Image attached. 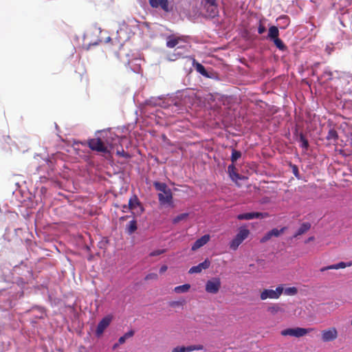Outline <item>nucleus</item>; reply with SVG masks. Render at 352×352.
I'll list each match as a JSON object with an SVG mask.
<instances>
[{
	"mask_svg": "<svg viewBox=\"0 0 352 352\" xmlns=\"http://www.w3.org/2000/svg\"><path fill=\"white\" fill-rule=\"evenodd\" d=\"M318 65H319V63H317L314 64V68H313V69H312V75H313V76L316 75V72L315 68H316V67H318Z\"/></svg>",
	"mask_w": 352,
	"mask_h": 352,
	"instance_id": "nucleus-42",
	"label": "nucleus"
},
{
	"mask_svg": "<svg viewBox=\"0 0 352 352\" xmlns=\"http://www.w3.org/2000/svg\"><path fill=\"white\" fill-rule=\"evenodd\" d=\"M298 289L296 287H287V295L293 296L296 294Z\"/></svg>",
	"mask_w": 352,
	"mask_h": 352,
	"instance_id": "nucleus-36",
	"label": "nucleus"
},
{
	"mask_svg": "<svg viewBox=\"0 0 352 352\" xmlns=\"http://www.w3.org/2000/svg\"><path fill=\"white\" fill-rule=\"evenodd\" d=\"M286 230L285 227L280 229L274 228L267 232L260 240V242L264 243L271 239L272 237H278L280 234H283Z\"/></svg>",
	"mask_w": 352,
	"mask_h": 352,
	"instance_id": "nucleus-9",
	"label": "nucleus"
},
{
	"mask_svg": "<svg viewBox=\"0 0 352 352\" xmlns=\"http://www.w3.org/2000/svg\"><path fill=\"white\" fill-rule=\"evenodd\" d=\"M190 288V284H184L182 285L177 286L174 288L175 292L177 294L180 293H186L187 292Z\"/></svg>",
	"mask_w": 352,
	"mask_h": 352,
	"instance_id": "nucleus-23",
	"label": "nucleus"
},
{
	"mask_svg": "<svg viewBox=\"0 0 352 352\" xmlns=\"http://www.w3.org/2000/svg\"><path fill=\"white\" fill-rule=\"evenodd\" d=\"M111 321V317L106 316L103 318L98 323L96 335L97 337H100L104 332V331L109 327Z\"/></svg>",
	"mask_w": 352,
	"mask_h": 352,
	"instance_id": "nucleus-10",
	"label": "nucleus"
},
{
	"mask_svg": "<svg viewBox=\"0 0 352 352\" xmlns=\"http://www.w3.org/2000/svg\"><path fill=\"white\" fill-rule=\"evenodd\" d=\"M122 208H123V210H123V211H125V210H126V209H129V206H126V205H124Z\"/></svg>",
	"mask_w": 352,
	"mask_h": 352,
	"instance_id": "nucleus-48",
	"label": "nucleus"
},
{
	"mask_svg": "<svg viewBox=\"0 0 352 352\" xmlns=\"http://www.w3.org/2000/svg\"><path fill=\"white\" fill-rule=\"evenodd\" d=\"M281 334L284 336H286L287 335V333H286V329H284L281 331Z\"/></svg>",
	"mask_w": 352,
	"mask_h": 352,
	"instance_id": "nucleus-47",
	"label": "nucleus"
},
{
	"mask_svg": "<svg viewBox=\"0 0 352 352\" xmlns=\"http://www.w3.org/2000/svg\"><path fill=\"white\" fill-rule=\"evenodd\" d=\"M204 349L202 344H193L186 346L187 352H190L193 351H201Z\"/></svg>",
	"mask_w": 352,
	"mask_h": 352,
	"instance_id": "nucleus-28",
	"label": "nucleus"
},
{
	"mask_svg": "<svg viewBox=\"0 0 352 352\" xmlns=\"http://www.w3.org/2000/svg\"><path fill=\"white\" fill-rule=\"evenodd\" d=\"M270 217L267 212H247L237 215L239 220H250L253 219H263Z\"/></svg>",
	"mask_w": 352,
	"mask_h": 352,
	"instance_id": "nucleus-7",
	"label": "nucleus"
},
{
	"mask_svg": "<svg viewBox=\"0 0 352 352\" xmlns=\"http://www.w3.org/2000/svg\"><path fill=\"white\" fill-rule=\"evenodd\" d=\"M228 173L231 179L234 182H236L238 179H241L239 174L236 172V168L234 164L228 166Z\"/></svg>",
	"mask_w": 352,
	"mask_h": 352,
	"instance_id": "nucleus-17",
	"label": "nucleus"
},
{
	"mask_svg": "<svg viewBox=\"0 0 352 352\" xmlns=\"http://www.w3.org/2000/svg\"><path fill=\"white\" fill-rule=\"evenodd\" d=\"M210 238V237L209 234H205L202 236L201 238L195 241V242L192 245L191 250L192 251H195L199 249L209 241Z\"/></svg>",
	"mask_w": 352,
	"mask_h": 352,
	"instance_id": "nucleus-13",
	"label": "nucleus"
},
{
	"mask_svg": "<svg viewBox=\"0 0 352 352\" xmlns=\"http://www.w3.org/2000/svg\"><path fill=\"white\" fill-rule=\"evenodd\" d=\"M155 188L160 191L158 199L160 205H168L173 206V193L171 189L165 183L155 182Z\"/></svg>",
	"mask_w": 352,
	"mask_h": 352,
	"instance_id": "nucleus-1",
	"label": "nucleus"
},
{
	"mask_svg": "<svg viewBox=\"0 0 352 352\" xmlns=\"http://www.w3.org/2000/svg\"><path fill=\"white\" fill-rule=\"evenodd\" d=\"M338 135L337 131L333 129H330L327 135V139L328 140H333L334 142H336L338 140Z\"/></svg>",
	"mask_w": 352,
	"mask_h": 352,
	"instance_id": "nucleus-25",
	"label": "nucleus"
},
{
	"mask_svg": "<svg viewBox=\"0 0 352 352\" xmlns=\"http://www.w3.org/2000/svg\"><path fill=\"white\" fill-rule=\"evenodd\" d=\"M274 43L275 44V45L280 50H283L285 48V45L283 43V42L278 38H276L273 40H272Z\"/></svg>",
	"mask_w": 352,
	"mask_h": 352,
	"instance_id": "nucleus-32",
	"label": "nucleus"
},
{
	"mask_svg": "<svg viewBox=\"0 0 352 352\" xmlns=\"http://www.w3.org/2000/svg\"><path fill=\"white\" fill-rule=\"evenodd\" d=\"M324 75L327 76L329 77V78H331L332 74L331 72H324Z\"/></svg>",
	"mask_w": 352,
	"mask_h": 352,
	"instance_id": "nucleus-44",
	"label": "nucleus"
},
{
	"mask_svg": "<svg viewBox=\"0 0 352 352\" xmlns=\"http://www.w3.org/2000/svg\"><path fill=\"white\" fill-rule=\"evenodd\" d=\"M134 335V331L131 330L126 332L124 336H121L118 340V344H122L125 342L126 340L131 338Z\"/></svg>",
	"mask_w": 352,
	"mask_h": 352,
	"instance_id": "nucleus-24",
	"label": "nucleus"
},
{
	"mask_svg": "<svg viewBox=\"0 0 352 352\" xmlns=\"http://www.w3.org/2000/svg\"><path fill=\"white\" fill-rule=\"evenodd\" d=\"M157 278H158V276L156 273H150L145 276L144 280H157Z\"/></svg>",
	"mask_w": 352,
	"mask_h": 352,
	"instance_id": "nucleus-33",
	"label": "nucleus"
},
{
	"mask_svg": "<svg viewBox=\"0 0 352 352\" xmlns=\"http://www.w3.org/2000/svg\"><path fill=\"white\" fill-rule=\"evenodd\" d=\"M116 144L110 142L108 139L104 142L100 138H92L87 140L89 148L98 153H109V148L112 149Z\"/></svg>",
	"mask_w": 352,
	"mask_h": 352,
	"instance_id": "nucleus-2",
	"label": "nucleus"
},
{
	"mask_svg": "<svg viewBox=\"0 0 352 352\" xmlns=\"http://www.w3.org/2000/svg\"><path fill=\"white\" fill-rule=\"evenodd\" d=\"M182 305V302L179 301H173L170 303V306L173 307L181 306Z\"/></svg>",
	"mask_w": 352,
	"mask_h": 352,
	"instance_id": "nucleus-37",
	"label": "nucleus"
},
{
	"mask_svg": "<svg viewBox=\"0 0 352 352\" xmlns=\"http://www.w3.org/2000/svg\"><path fill=\"white\" fill-rule=\"evenodd\" d=\"M165 252H166V250H164V249H162V250H154V251L151 252L149 254V256H158V255H160V254H164Z\"/></svg>",
	"mask_w": 352,
	"mask_h": 352,
	"instance_id": "nucleus-34",
	"label": "nucleus"
},
{
	"mask_svg": "<svg viewBox=\"0 0 352 352\" xmlns=\"http://www.w3.org/2000/svg\"><path fill=\"white\" fill-rule=\"evenodd\" d=\"M338 332L336 327H330L322 331L321 338L324 342H331L337 339Z\"/></svg>",
	"mask_w": 352,
	"mask_h": 352,
	"instance_id": "nucleus-6",
	"label": "nucleus"
},
{
	"mask_svg": "<svg viewBox=\"0 0 352 352\" xmlns=\"http://www.w3.org/2000/svg\"><path fill=\"white\" fill-rule=\"evenodd\" d=\"M296 140L300 144V146L305 151H307L309 146V142L306 136L302 133L296 131Z\"/></svg>",
	"mask_w": 352,
	"mask_h": 352,
	"instance_id": "nucleus-12",
	"label": "nucleus"
},
{
	"mask_svg": "<svg viewBox=\"0 0 352 352\" xmlns=\"http://www.w3.org/2000/svg\"><path fill=\"white\" fill-rule=\"evenodd\" d=\"M140 201L138 197L134 195L129 200V209L131 210H135L138 206H140Z\"/></svg>",
	"mask_w": 352,
	"mask_h": 352,
	"instance_id": "nucleus-18",
	"label": "nucleus"
},
{
	"mask_svg": "<svg viewBox=\"0 0 352 352\" xmlns=\"http://www.w3.org/2000/svg\"><path fill=\"white\" fill-rule=\"evenodd\" d=\"M312 331H314V329L312 328H287V336H294L296 338H300L305 336L307 333L311 332Z\"/></svg>",
	"mask_w": 352,
	"mask_h": 352,
	"instance_id": "nucleus-8",
	"label": "nucleus"
},
{
	"mask_svg": "<svg viewBox=\"0 0 352 352\" xmlns=\"http://www.w3.org/2000/svg\"><path fill=\"white\" fill-rule=\"evenodd\" d=\"M150 6L153 8L161 7L164 11H168V0H148Z\"/></svg>",
	"mask_w": 352,
	"mask_h": 352,
	"instance_id": "nucleus-14",
	"label": "nucleus"
},
{
	"mask_svg": "<svg viewBox=\"0 0 352 352\" xmlns=\"http://www.w3.org/2000/svg\"><path fill=\"white\" fill-rule=\"evenodd\" d=\"M188 217V213L187 212H185V213H182L177 216H176L173 219V223L174 224H177L179 222L182 221H184L186 220Z\"/></svg>",
	"mask_w": 352,
	"mask_h": 352,
	"instance_id": "nucleus-26",
	"label": "nucleus"
},
{
	"mask_svg": "<svg viewBox=\"0 0 352 352\" xmlns=\"http://www.w3.org/2000/svg\"><path fill=\"white\" fill-rule=\"evenodd\" d=\"M265 32V28L263 25L260 24V25L258 28V34H261L264 33Z\"/></svg>",
	"mask_w": 352,
	"mask_h": 352,
	"instance_id": "nucleus-38",
	"label": "nucleus"
},
{
	"mask_svg": "<svg viewBox=\"0 0 352 352\" xmlns=\"http://www.w3.org/2000/svg\"><path fill=\"white\" fill-rule=\"evenodd\" d=\"M179 57H181V55L173 54L172 55V56L169 57V60H175L178 59Z\"/></svg>",
	"mask_w": 352,
	"mask_h": 352,
	"instance_id": "nucleus-39",
	"label": "nucleus"
},
{
	"mask_svg": "<svg viewBox=\"0 0 352 352\" xmlns=\"http://www.w3.org/2000/svg\"><path fill=\"white\" fill-rule=\"evenodd\" d=\"M207 13L210 17L214 18L218 14L219 10L218 7L215 6V8L210 7L209 10H206Z\"/></svg>",
	"mask_w": 352,
	"mask_h": 352,
	"instance_id": "nucleus-31",
	"label": "nucleus"
},
{
	"mask_svg": "<svg viewBox=\"0 0 352 352\" xmlns=\"http://www.w3.org/2000/svg\"><path fill=\"white\" fill-rule=\"evenodd\" d=\"M172 352H180L179 346L173 348Z\"/></svg>",
	"mask_w": 352,
	"mask_h": 352,
	"instance_id": "nucleus-45",
	"label": "nucleus"
},
{
	"mask_svg": "<svg viewBox=\"0 0 352 352\" xmlns=\"http://www.w3.org/2000/svg\"><path fill=\"white\" fill-rule=\"evenodd\" d=\"M280 311H283V309L278 305H274L267 308V311L272 314H276Z\"/></svg>",
	"mask_w": 352,
	"mask_h": 352,
	"instance_id": "nucleus-29",
	"label": "nucleus"
},
{
	"mask_svg": "<svg viewBox=\"0 0 352 352\" xmlns=\"http://www.w3.org/2000/svg\"><path fill=\"white\" fill-rule=\"evenodd\" d=\"M250 235V230L245 226H241L239 229L236 235L230 242V248L232 250H236L239 246Z\"/></svg>",
	"mask_w": 352,
	"mask_h": 352,
	"instance_id": "nucleus-3",
	"label": "nucleus"
},
{
	"mask_svg": "<svg viewBox=\"0 0 352 352\" xmlns=\"http://www.w3.org/2000/svg\"><path fill=\"white\" fill-rule=\"evenodd\" d=\"M195 69L197 70V72H199L202 76L207 77V78L210 77V76L209 75L208 72H207V70L206 69L204 66L202 65L201 63H196Z\"/></svg>",
	"mask_w": 352,
	"mask_h": 352,
	"instance_id": "nucleus-21",
	"label": "nucleus"
},
{
	"mask_svg": "<svg viewBox=\"0 0 352 352\" xmlns=\"http://www.w3.org/2000/svg\"><path fill=\"white\" fill-rule=\"evenodd\" d=\"M352 265V261H350L349 263H344V262H340L337 264H333V265H328V266H326V267H323L322 268H320V271L321 272H323L326 270H338V269H343V268H345L346 267H350Z\"/></svg>",
	"mask_w": 352,
	"mask_h": 352,
	"instance_id": "nucleus-15",
	"label": "nucleus"
},
{
	"mask_svg": "<svg viewBox=\"0 0 352 352\" xmlns=\"http://www.w3.org/2000/svg\"><path fill=\"white\" fill-rule=\"evenodd\" d=\"M241 157V151H236L235 149H232V155H231V161H232V164H234Z\"/></svg>",
	"mask_w": 352,
	"mask_h": 352,
	"instance_id": "nucleus-27",
	"label": "nucleus"
},
{
	"mask_svg": "<svg viewBox=\"0 0 352 352\" xmlns=\"http://www.w3.org/2000/svg\"><path fill=\"white\" fill-rule=\"evenodd\" d=\"M210 261L207 258L204 262L199 263V265L196 266H192L191 268H190L188 273L189 274H195V273H200L203 270H206L209 268L210 266Z\"/></svg>",
	"mask_w": 352,
	"mask_h": 352,
	"instance_id": "nucleus-11",
	"label": "nucleus"
},
{
	"mask_svg": "<svg viewBox=\"0 0 352 352\" xmlns=\"http://www.w3.org/2000/svg\"><path fill=\"white\" fill-rule=\"evenodd\" d=\"M126 219V217H124L121 218V219Z\"/></svg>",
	"mask_w": 352,
	"mask_h": 352,
	"instance_id": "nucleus-50",
	"label": "nucleus"
},
{
	"mask_svg": "<svg viewBox=\"0 0 352 352\" xmlns=\"http://www.w3.org/2000/svg\"><path fill=\"white\" fill-rule=\"evenodd\" d=\"M204 7L206 10H209L210 7H212L215 8V6H217L216 0H204Z\"/></svg>",
	"mask_w": 352,
	"mask_h": 352,
	"instance_id": "nucleus-30",
	"label": "nucleus"
},
{
	"mask_svg": "<svg viewBox=\"0 0 352 352\" xmlns=\"http://www.w3.org/2000/svg\"><path fill=\"white\" fill-rule=\"evenodd\" d=\"M117 154L118 155H120V156H123V157H128L129 155L127 153H126L124 150L122 149V151H117Z\"/></svg>",
	"mask_w": 352,
	"mask_h": 352,
	"instance_id": "nucleus-40",
	"label": "nucleus"
},
{
	"mask_svg": "<svg viewBox=\"0 0 352 352\" xmlns=\"http://www.w3.org/2000/svg\"><path fill=\"white\" fill-rule=\"evenodd\" d=\"M180 352H187L186 346H179Z\"/></svg>",
	"mask_w": 352,
	"mask_h": 352,
	"instance_id": "nucleus-43",
	"label": "nucleus"
},
{
	"mask_svg": "<svg viewBox=\"0 0 352 352\" xmlns=\"http://www.w3.org/2000/svg\"><path fill=\"white\" fill-rule=\"evenodd\" d=\"M180 38L174 36H169L167 38L166 46L169 48L175 47L179 42Z\"/></svg>",
	"mask_w": 352,
	"mask_h": 352,
	"instance_id": "nucleus-19",
	"label": "nucleus"
},
{
	"mask_svg": "<svg viewBox=\"0 0 352 352\" xmlns=\"http://www.w3.org/2000/svg\"><path fill=\"white\" fill-rule=\"evenodd\" d=\"M118 344H119L118 343L115 344L113 345V349H116V348L118 347Z\"/></svg>",
	"mask_w": 352,
	"mask_h": 352,
	"instance_id": "nucleus-49",
	"label": "nucleus"
},
{
	"mask_svg": "<svg viewBox=\"0 0 352 352\" xmlns=\"http://www.w3.org/2000/svg\"><path fill=\"white\" fill-rule=\"evenodd\" d=\"M168 269V267L166 265H162L160 269V272L161 274L164 273Z\"/></svg>",
	"mask_w": 352,
	"mask_h": 352,
	"instance_id": "nucleus-41",
	"label": "nucleus"
},
{
	"mask_svg": "<svg viewBox=\"0 0 352 352\" xmlns=\"http://www.w3.org/2000/svg\"><path fill=\"white\" fill-rule=\"evenodd\" d=\"M289 166L292 168V173L296 177H299V172H298V168L296 165H293L292 164H289Z\"/></svg>",
	"mask_w": 352,
	"mask_h": 352,
	"instance_id": "nucleus-35",
	"label": "nucleus"
},
{
	"mask_svg": "<svg viewBox=\"0 0 352 352\" xmlns=\"http://www.w3.org/2000/svg\"><path fill=\"white\" fill-rule=\"evenodd\" d=\"M314 236H310V237H309V238L305 241V243H309V242L312 241H314Z\"/></svg>",
	"mask_w": 352,
	"mask_h": 352,
	"instance_id": "nucleus-46",
	"label": "nucleus"
},
{
	"mask_svg": "<svg viewBox=\"0 0 352 352\" xmlns=\"http://www.w3.org/2000/svg\"><path fill=\"white\" fill-rule=\"evenodd\" d=\"M278 35H279V31H278V29L277 28V27L272 26L270 28L268 36H267L268 38H270V40H273V39L278 37Z\"/></svg>",
	"mask_w": 352,
	"mask_h": 352,
	"instance_id": "nucleus-20",
	"label": "nucleus"
},
{
	"mask_svg": "<svg viewBox=\"0 0 352 352\" xmlns=\"http://www.w3.org/2000/svg\"><path fill=\"white\" fill-rule=\"evenodd\" d=\"M137 221L135 220L130 221L126 230L129 234H131L137 230Z\"/></svg>",
	"mask_w": 352,
	"mask_h": 352,
	"instance_id": "nucleus-22",
	"label": "nucleus"
},
{
	"mask_svg": "<svg viewBox=\"0 0 352 352\" xmlns=\"http://www.w3.org/2000/svg\"><path fill=\"white\" fill-rule=\"evenodd\" d=\"M221 285V279L219 277H213L209 279L205 285L207 293L216 294L219 292Z\"/></svg>",
	"mask_w": 352,
	"mask_h": 352,
	"instance_id": "nucleus-5",
	"label": "nucleus"
},
{
	"mask_svg": "<svg viewBox=\"0 0 352 352\" xmlns=\"http://www.w3.org/2000/svg\"><path fill=\"white\" fill-rule=\"evenodd\" d=\"M311 223L309 222H304L302 223L300 228L297 230V231L294 234L293 238H296L298 236L304 234L307 231H309L311 228Z\"/></svg>",
	"mask_w": 352,
	"mask_h": 352,
	"instance_id": "nucleus-16",
	"label": "nucleus"
},
{
	"mask_svg": "<svg viewBox=\"0 0 352 352\" xmlns=\"http://www.w3.org/2000/svg\"><path fill=\"white\" fill-rule=\"evenodd\" d=\"M284 287L283 285L278 286L275 289H265L260 295V298L262 300H265L267 298L277 299L283 293Z\"/></svg>",
	"mask_w": 352,
	"mask_h": 352,
	"instance_id": "nucleus-4",
	"label": "nucleus"
}]
</instances>
